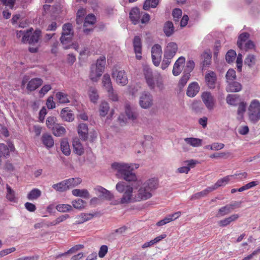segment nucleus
Returning a JSON list of instances; mask_svg holds the SVG:
<instances>
[{
    "label": "nucleus",
    "instance_id": "37",
    "mask_svg": "<svg viewBox=\"0 0 260 260\" xmlns=\"http://www.w3.org/2000/svg\"><path fill=\"white\" fill-rule=\"evenodd\" d=\"M106 64V57L104 56H101L97 59L96 64L92 65L95 69L100 70V72H104Z\"/></svg>",
    "mask_w": 260,
    "mask_h": 260
},
{
    "label": "nucleus",
    "instance_id": "33",
    "mask_svg": "<svg viewBox=\"0 0 260 260\" xmlns=\"http://www.w3.org/2000/svg\"><path fill=\"white\" fill-rule=\"evenodd\" d=\"M52 187L56 191L64 192L68 190V185L66 180H64L59 183L54 184Z\"/></svg>",
    "mask_w": 260,
    "mask_h": 260
},
{
    "label": "nucleus",
    "instance_id": "24",
    "mask_svg": "<svg viewBox=\"0 0 260 260\" xmlns=\"http://www.w3.org/2000/svg\"><path fill=\"white\" fill-rule=\"evenodd\" d=\"M141 17L140 11L138 8H134L129 13V18L134 24L139 22Z\"/></svg>",
    "mask_w": 260,
    "mask_h": 260
},
{
    "label": "nucleus",
    "instance_id": "63",
    "mask_svg": "<svg viewBox=\"0 0 260 260\" xmlns=\"http://www.w3.org/2000/svg\"><path fill=\"white\" fill-rule=\"evenodd\" d=\"M16 248L15 247H11L2 250L0 251V256L1 257L5 256L12 252H14Z\"/></svg>",
    "mask_w": 260,
    "mask_h": 260
},
{
    "label": "nucleus",
    "instance_id": "12",
    "mask_svg": "<svg viewBox=\"0 0 260 260\" xmlns=\"http://www.w3.org/2000/svg\"><path fill=\"white\" fill-rule=\"evenodd\" d=\"M94 190L99 197L102 199L111 200L113 198V194L102 186H97Z\"/></svg>",
    "mask_w": 260,
    "mask_h": 260
},
{
    "label": "nucleus",
    "instance_id": "35",
    "mask_svg": "<svg viewBox=\"0 0 260 260\" xmlns=\"http://www.w3.org/2000/svg\"><path fill=\"white\" fill-rule=\"evenodd\" d=\"M110 110L109 104L106 101H102L99 105L100 115L105 117Z\"/></svg>",
    "mask_w": 260,
    "mask_h": 260
},
{
    "label": "nucleus",
    "instance_id": "41",
    "mask_svg": "<svg viewBox=\"0 0 260 260\" xmlns=\"http://www.w3.org/2000/svg\"><path fill=\"white\" fill-rule=\"evenodd\" d=\"M213 191L211 186L207 187L206 189L202 190V191L197 192L193 195H192L190 198L191 200H196L202 198L203 197H205L207 194L209 192Z\"/></svg>",
    "mask_w": 260,
    "mask_h": 260
},
{
    "label": "nucleus",
    "instance_id": "31",
    "mask_svg": "<svg viewBox=\"0 0 260 260\" xmlns=\"http://www.w3.org/2000/svg\"><path fill=\"white\" fill-rule=\"evenodd\" d=\"M41 32L40 30H36L33 34L31 32L30 37L27 43L30 45H35L38 44L41 36Z\"/></svg>",
    "mask_w": 260,
    "mask_h": 260
},
{
    "label": "nucleus",
    "instance_id": "46",
    "mask_svg": "<svg viewBox=\"0 0 260 260\" xmlns=\"http://www.w3.org/2000/svg\"><path fill=\"white\" fill-rule=\"evenodd\" d=\"M60 148L62 153L68 156L70 154L71 150L69 142L67 140H63L60 143Z\"/></svg>",
    "mask_w": 260,
    "mask_h": 260
},
{
    "label": "nucleus",
    "instance_id": "27",
    "mask_svg": "<svg viewBox=\"0 0 260 260\" xmlns=\"http://www.w3.org/2000/svg\"><path fill=\"white\" fill-rule=\"evenodd\" d=\"M43 144L47 148H50L54 145V140L51 135L48 134H44L42 137Z\"/></svg>",
    "mask_w": 260,
    "mask_h": 260
},
{
    "label": "nucleus",
    "instance_id": "42",
    "mask_svg": "<svg viewBox=\"0 0 260 260\" xmlns=\"http://www.w3.org/2000/svg\"><path fill=\"white\" fill-rule=\"evenodd\" d=\"M174 27L173 24L171 21H167L165 23L164 31L167 37L171 36L174 32Z\"/></svg>",
    "mask_w": 260,
    "mask_h": 260
},
{
    "label": "nucleus",
    "instance_id": "50",
    "mask_svg": "<svg viewBox=\"0 0 260 260\" xmlns=\"http://www.w3.org/2000/svg\"><path fill=\"white\" fill-rule=\"evenodd\" d=\"M56 97L59 102L62 104L68 103L70 102L68 99V95L62 92H58L56 94Z\"/></svg>",
    "mask_w": 260,
    "mask_h": 260
},
{
    "label": "nucleus",
    "instance_id": "32",
    "mask_svg": "<svg viewBox=\"0 0 260 260\" xmlns=\"http://www.w3.org/2000/svg\"><path fill=\"white\" fill-rule=\"evenodd\" d=\"M102 84L103 87L107 90H111L113 88L110 75L108 74L104 75L102 79Z\"/></svg>",
    "mask_w": 260,
    "mask_h": 260
},
{
    "label": "nucleus",
    "instance_id": "5",
    "mask_svg": "<svg viewBox=\"0 0 260 260\" xmlns=\"http://www.w3.org/2000/svg\"><path fill=\"white\" fill-rule=\"evenodd\" d=\"M247 114L249 120L252 123L260 119V102L256 99L252 100L248 107Z\"/></svg>",
    "mask_w": 260,
    "mask_h": 260
},
{
    "label": "nucleus",
    "instance_id": "18",
    "mask_svg": "<svg viewBox=\"0 0 260 260\" xmlns=\"http://www.w3.org/2000/svg\"><path fill=\"white\" fill-rule=\"evenodd\" d=\"M241 101L240 96L236 94H229L226 97V103L232 106H237Z\"/></svg>",
    "mask_w": 260,
    "mask_h": 260
},
{
    "label": "nucleus",
    "instance_id": "29",
    "mask_svg": "<svg viewBox=\"0 0 260 260\" xmlns=\"http://www.w3.org/2000/svg\"><path fill=\"white\" fill-rule=\"evenodd\" d=\"M60 116L63 120L72 121L74 119V116L73 113L69 110L68 108H65L60 112Z\"/></svg>",
    "mask_w": 260,
    "mask_h": 260
},
{
    "label": "nucleus",
    "instance_id": "22",
    "mask_svg": "<svg viewBox=\"0 0 260 260\" xmlns=\"http://www.w3.org/2000/svg\"><path fill=\"white\" fill-rule=\"evenodd\" d=\"M206 81L208 86L210 88H214L215 86L216 76L214 72H210L206 75Z\"/></svg>",
    "mask_w": 260,
    "mask_h": 260
},
{
    "label": "nucleus",
    "instance_id": "60",
    "mask_svg": "<svg viewBox=\"0 0 260 260\" xmlns=\"http://www.w3.org/2000/svg\"><path fill=\"white\" fill-rule=\"evenodd\" d=\"M254 47V45L253 42L250 40H248L246 43H245V45L244 46L243 45V49H240L247 51L248 50L253 49Z\"/></svg>",
    "mask_w": 260,
    "mask_h": 260
},
{
    "label": "nucleus",
    "instance_id": "23",
    "mask_svg": "<svg viewBox=\"0 0 260 260\" xmlns=\"http://www.w3.org/2000/svg\"><path fill=\"white\" fill-rule=\"evenodd\" d=\"M200 87L196 82L190 84L186 91L187 95L189 97H194L199 91Z\"/></svg>",
    "mask_w": 260,
    "mask_h": 260
},
{
    "label": "nucleus",
    "instance_id": "3",
    "mask_svg": "<svg viewBox=\"0 0 260 260\" xmlns=\"http://www.w3.org/2000/svg\"><path fill=\"white\" fill-rule=\"evenodd\" d=\"M143 74L146 84L150 89L154 90L157 89L159 91L164 89L163 77L160 73L153 74L150 67L145 65L143 68Z\"/></svg>",
    "mask_w": 260,
    "mask_h": 260
},
{
    "label": "nucleus",
    "instance_id": "45",
    "mask_svg": "<svg viewBox=\"0 0 260 260\" xmlns=\"http://www.w3.org/2000/svg\"><path fill=\"white\" fill-rule=\"evenodd\" d=\"M68 185V189L73 188L80 184L82 180L80 178H72L66 180Z\"/></svg>",
    "mask_w": 260,
    "mask_h": 260
},
{
    "label": "nucleus",
    "instance_id": "28",
    "mask_svg": "<svg viewBox=\"0 0 260 260\" xmlns=\"http://www.w3.org/2000/svg\"><path fill=\"white\" fill-rule=\"evenodd\" d=\"M185 143L193 147H199L202 146L203 140L196 138H186L184 139Z\"/></svg>",
    "mask_w": 260,
    "mask_h": 260
},
{
    "label": "nucleus",
    "instance_id": "19",
    "mask_svg": "<svg viewBox=\"0 0 260 260\" xmlns=\"http://www.w3.org/2000/svg\"><path fill=\"white\" fill-rule=\"evenodd\" d=\"M242 88V86L239 82L233 81L228 83V85L226 87V90L227 92H237L241 91Z\"/></svg>",
    "mask_w": 260,
    "mask_h": 260
},
{
    "label": "nucleus",
    "instance_id": "48",
    "mask_svg": "<svg viewBox=\"0 0 260 260\" xmlns=\"http://www.w3.org/2000/svg\"><path fill=\"white\" fill-rule=\"evenodd\" d=\"M41 191L39 189H34L31 190L27 194V198L29 200H34L40 197Z\"/></svg>",
    "mask_w": 260,
    "mask_h": 260
},
{
    "label": "nucleus",
    "instance_id": "58",
    "mask_svg": "<svg viewBox=\"0 0 260 260\" xmlns=\"http://www.w3.org/2000/svg\"><path fill=\"white\" fill-rule=\"evenodd\" d=\"M107 91L108 93L109 98L113 102H117L118 100V96L117 93L115 92L113 88L111 90Z\"/></svg>",
    "mask_w": 260,
    "mask_h": 260
},
{
    "label": "nucleus",
    "instance_id": "26",
    "mask_svg": "<svg viewBox=\"0 0 260 260\" xmlns=\"http://www.w3.org/2000/svg\"><path fill=\"white\" fill-rule=\"evenodd\" d=\"M232 180L231 175L226 176L222 178L219 179L216 183L211 186L213 190L216 189L219 187L225 186L229 181Z\"/></svg>",
    "mask_w": 260,
    "mask_h": 260
},
{
    "label": "nucleus",
    "instance_id": "8",
    "mask_svg": "<svg viewBox=\"0 0 260 260\" xmlns=\"http://www.w3.org/2000/svg\"><path fill=\"white\" fill-rule=\"evenodd\" d=\"M72 25L70 23L64 24L62 26V32L60 40L62 44L70 42L73 36Z\"/></svg>",
    "mask_w": 260,
    "mask_h": 260
},
{
    "label": "nucleus",
    "instance_id": "13",
    "mask_svg": "<svg viewBox=\"0 0 260 260\" xmlns=\"http://www.w3.org/2000/svg\"><path fill=\"white\" fill-rule=\"evenodd\" d=\"M95 22V17L92 14L87 15L84 22V29L85 33L88 34L93 29V25Z\"/></svg>",
    "mask_w": 260,
    "mask_h": 260
},
{
    "label": "nucleus",
    "instance_id": "62",
    "mask_svg": "<svg viewBox=\"0 0 260 260\" xmlns=\"http://www.w3.org/2000/svg\"><path fill=\"white\" fill-rule=\"evenodd\" d=\"M46 105L48 109H52L55 107V103L53 101L52 96H50L47 100Z\"/></svg>",
    "mask_w": 260,
    "mask_h": 260
},
{
    "label": "nucleus",
    "instance_id": "57",
    "mask_svg": "<svg viewBox=\"0 0 260 260\" xmlns=\"http://www.w3.org/2000/svg\"><path fill=\"white\" fill-rule=\"evenodd\" d=\"M232 179H238L239 180H242L243 179H246L247 176V173L245 172H241L236 173L234 175H231Z\"/></svg>",
    "mask_w": 260,
    "mask_h": 260
},
{
    "label": "nucleus",
    "instance_id": "40",
    "mask_svg": "<svg viewBox=\"0 0 260 260\" xmlns=\"http://www.w3.org/2000/svg\"><path fill=\"white\" fill-rule=\"evenodd\" d=\"M103 73V72H100L99 70L95 69L94 67L91 66L89 75L90 79L93 81H97Z\"/></svg>",
    "mask_w": 260,
    "mask_h": 260
},
{
    "label": "nucleus",
    "instance_id": "1",
    "mask_svg": "<svg viewBox=\"0 0 260 260\" xmlns=\"http://www.w3.org/2000/svg\"><path fill=\"white\" fill-rule=\"evenodd\" d=\"M157 179H149L141 184L137 193L134 195L133 183H126L121 181L116 184V189L119 193H123L119 203L120 204H128L150 199L152 196V192L157 188Z\"/></svg>",
    "mask_w": 260,
    "mask_h": 260
},
{
    "label": "nucleus",
    "instance_id": "36",
    "mask_svg": "<svg viewBox=\"0 0 260 260\" xmlns=\"http://www.w3.org/2000/svg\"><path fill=\"white\" fill-rule=\"evenodd\" d=\"M31 30H27L26 31L22 30H17L16 31V36L18 38H22L21 42L25 43L28 40V38L30 37Z\"/></svg>",
    "mask_w": 260,
    "mask_h": 260
},
{
    "label": "nucleus",
    "instance_id": "52",
    "mask_svg": "<svg viewBox=\"0 0 260 260\" xmlns=\"http://www.w3.org/2000/svg\"><path fill=\"white\" fill-rule=\"evenodd\" d=\"M231 212L230 211L229 208L227 205H225L219 209L216 216L217 217H221L229 214Z\"/></svg>",
    "mask_w": 260,
    "mask_h": 260
},
{
    "label": "nucleus",
    "instance_id": "61",
    "mask_svg": "<svg viewBox=\"0 0 260 260\" xmlns=\"http://www.w3.org/2000/svg\"><path fill=\"white\" fill-rule=\"evenodd\" d=\"M224 147V145L223 143H214L210 146V150H219Z\"/></svg>",
    "mask_w": 260,
    "mask_h": 260
},
{
    "label": "nucleus",
    "instance_id": "64",
    "mask_svg": "<svg viewBox=\"0 0 260 260\" xmlns=\"http://www.w3.org/2000/svg\"><path fill=\"white\" fill-rule=\"evenodd\" d=\"M108 252V247L106 245H102L99 251V256L101 258L104 257Z\"/></svg>",
    "mask_w": 260,
    "mask_h": 260
},
{
    "label": "nucleus",
    "instance_id": "15",
    "mask_svg": "<svg viewBox=\"0 0 260 260\" xmlns=\"http://www.w3.org/2000/svg\"><path fill=\"white\" fill-rule=\"evenodd\" d=\"M133 47L137 59L140 60L142 58V41L139 36L135 37L133 40Z\"/></svg>",
    "mask_w": 260,
    "mask_h": 260
},
{
    "label": "nucleus",
    "instance_id": "4",
    "mask_svg": "<svg viewBox=\"0 0 260 260\" xmlns=\"http://www.w3.org/2000/svg\"><path fill=\"white\" fill-rule=\"evenodd\" d=\"M178 50L177 45L174 42L167 44L164 49V57L161 64L162 70L166 69L171 62L172 58L175 56Z\"/></svg>",
    "mask_w": 260,
    "mask_h": 260
},
{
    "label": "nucleus",
    "instance_id": "17",
    "mask_svg": "<svg viewBox=\"0 0 260 260\" xmlns=\"http://www.w3.org/2000/svg\"><path fill=\"white\" fill-rule=\"evenodd\" d=\"M185 59L184 57H180L174 64L172 73L176 76L179 75L182 70V65L185 63Z\"/></svg>",
    "mask_w": 260,
    "mask_h": 260
},
{
    "label": "nucleus",
    "instance_id": "44",
    "mask_svg": "<svg viewBox=\"0 0 260 260\" xmlns=\"http://www.w3.org/2000/svg\"><path fill=\"white\" fill-rule=\"evenodd\" d=\"M88 93L91 101L94 103H96L99 98L97 89L94 87H90Z\"/></svg>",
    "mask_w": 260,
    "mask_h": 260
},
{
    "label": "nucleus",
    "instance_id": "43",
    "mask_svg": "<svg viewBox=\"0 0 260 260\" xmlns=\"http://www.w3.org/2000/svg\"><path fill=\"white\" fill-rule=\"evenodd\" d=\"M52 131L54 135L57 137L62 136L66 132L65 128L58 123L53 127Z\"/></svg>",
    "mask_w": 260,
    "mask_h": 260
},
{
    "label": "nucleus",
    "instance_id": "56",
    "mask_svg": "<svg viewBox=\"0 0 260 260\" xmlns=\"http://www.w3.org/2000/svg\"><path fill=\"white\" fill-rule=\"evenodd\" d=\"M236 53L234 50H231L229 51L225 56V59L229 63L232 62L235 59Z\"/></svg>",
    "mask_w": 260,
    "mask_h": 260
},
{
    "label": "nucleus",
    "instance_id": "59",
    "mask_svg": "<svg viewBox=\"0 0 260 260\" xmlns=\"http://www.w3.org/2000/svg\"><path fill=\"white\" fill-rule=\"evenodd\" d=\"M52 87L50 84H46L44 85L41 89L39 90V93L42 96L46 94L49 90L51 89Z\"/></svg>",
    "mask_w": 260,
    "mask_h": 260
},
{
    "label": "nucleus",
    "instance_id": "2",
    "mask_svg": "<svg viewBox=\"0 0 260 260\" xmlns=\"http://www.w3.org/2000/svg\"><path fill=\"white\" fill-rule=\"evenodd\" d=\"M111 168L116 172L117 178H122L129 183L137 181V177L133 173L134 167L132 164L116 162L111 165Z\"/></svg>",
    "mask_w": 260,
    "mask_h": 260
},
{
    "label": "nucleus",
    "instance_id": "47",
    "mask_svg": "<svg viewBox=\"0 0 260 260\" xmlns=\"http://www.w3.org/2000/svg\"><path fill=\"white\" fill-rule=\"evenodd\" d=\"M72 204L74 208L79 210L84 209L86 206V203L80 199H77L73 200L72 202Z\"/></svg>",
    "mask_w": 260,
    "mask_h": 260
},
{
    "label": "nucleus",
    "instance_id": "51",
    "mask_svg": "<svg viewBox=\"0 0 260 260\" xmlns=\"http://www.w3.org/2000/svg\"><path fill=\"white\" fill-rule=\"evenodd\" d=\"M225 77L227 83L235 81L236 79L235 71L233 69H229L226 72Z\"/></svg>",
    "mask_w": 260,
    "mask_h": 260
},
{
    "label": "nucleus",
    "instance_id": "54",
    "mask_svg": "<svg viewBox=\"0 0 260 260\" xmlns=\"http://www.w3.org/2000/svg\"><path fill=\"white\" fill-rule=\"evenodd\" d=\"M231 155V153L230 152H222L220 153H215L211 154L210 157L211 158H221L224 159H227Z\"/></svg>",
    "mask_w": 260,
    "mask_h": 260
},
{
    "label": "nucleus",
    "instance_id": "6",
    "mask_svg": "<svg viewBox=\"0 0 260 260\" xmlns=\"http://www.w3.org/2000/svg\"><path fill=\"white\" fill-rule=\"evenodd\" d=\"M139 104L142 109H150L154 105L153 96L149 91H143L139 96Z\"/></svg>",
    "mask_w": 260,
    "mask_h": 260
},
{
    "label": "nucleus",
    "instance_id": "55",
    "mask_svg": "<svg viewBox=\"0 0 260 260\" xmlns=\"http://www.w3.org/2000/svg\"><path fill=\"white\" fill-rule=\"evenodd\" d=\"M57 123H56V118L54 116H50L46 120V125L50 129H52Z\"/></svg>",
    "mask_w": 260,
    "mask_h": 260
},
{
    "label": "nucleus",
    "instance_id": "38",
    "mask_svg": "<svg viewBox=\"0 0 260 260\" xmlns=\"http://www.w3.org/2000/svg\"><path fill=\"white\" fill-rule=\"evenodd\" d=\"M72 192L75 197H79L85 199L89 198V193L87 189H75L72 190Z\"/></svg>",
    "mask_w": 260,
    "mask_h": 260
},
{
    "label": "nucleus",
    "instance_id": "49",
    "mask_svg": "<svg viewBox=\"0 0 260 260\" xmlns=\"http://www.w3.org/2000/svg\"><path fill=\"white\" fill-rule=\"evenodd\" d=\"M256 59L254 55L252 54H249L246 57L244 60V63L246 65L249 67H253L256 63Z\"/></svg>",
    "mask_w": 260,
    "mask_h": 260
},
{
    "label": "nucleus",
    "instance_id": "14",
    "mask_svg": "<svg viewBox=\"0 0 260 260\" xmlns=\"http://www.w3.org/2000/svg\"><path fill=\"white\" fill-rule=\"evenodd\" d=\"M15 147L12 144L8 146L4 144L0 143V156L4 158H7L10 156V152L14 151Z\"/></svg>",
    "mask_w": 260,
    "mask_h": 260
},
{
    "label": "nucleus",
    "instance_id": "11",
    "mask_svg": "<svg viewBox=\"0 0 260 260\" xmlns=\"http://www.w3.org/2000/svg\"><path fill=\"white\" fill-rule=\"evenodd\" d=\"M202 99L209 110H212L214 109L215 101L211 93L204 92L202 94Z\"/></svg>",
    "mask_w": 260,
    "mask_h": 260
},
{
    "label": "nucleus",
    "instance_id": "25",
    "mask_svg": "<svg viewBox=\"0 0 260 260\" xmlns=\"http://www.w3.org/2000/svg\"><path fill=\"white\" fill-rule=\"evenodd\" d=\"M237 111V119L241 120L243 118L244 114L246 112L247 104L244 101H241L238 104Z\"/></svg>",
    "mask_w": 260,
    "mask_h": 260
},
{
    "label": "nucleus",
    "instance_id": "16",
    "mask_svg": "<svg viewBox=\"0 0 260 260\" xmlns=\"http://www.w3.org/2000/svg\"><path fill=\"white\" fill-rule=\"evenodd\" d=\"M88 128L86 124L81 123L78 126V133L81 139L86 141L88 138Z\"/></svg>",
    "mask_w": 260,
    "mask_h": 260
},
{
    "label": "nucleus",
    "instance_id": "10",
    "mask_svg": "<svg viewBox=\"0 0 260 260\" xmlns=\"http://www.w3.org/2000/svg\"><path fill=\"white\" fill-rule=\"evenodd\" d=\"M161 47L159 44L154 45L151 48V57L153 63L158 67L160 62L162 55Z\"/></svg>",
    "mask_w": 260,
    "mask_h": 260
},
{
    "label": "nucleus",
    "instance_id": "21",
    "mask_svg": "<svg viewBox=\"0 0 260 260\" xmlns=\"http://www.w3.org/2000/svg\"><path fill=\"white\" fill-rule=\"evenodd\" d=\"M6 197L8 201L15 203H17L18 198L15 191L8 184H6Z\"/></svg>",
    "mask_w": 260,
    "mask_h": 260
},
{
    "label": "nucleus",
    "instance_id": "30",
    "mask_svg": "<svg viewBox=\"0 0 260 260\" xmlns=\"http://www.w3.org/2000/svg\"><path fill=\"white\" fill-rule=\"evenodd\" d=\"M239 217L238 214H233L227 218L220 220L218 222V225L220 226H226L229 225L232 222L236 220Z\"/></svg>",
    "mask_w": 260,
    "mask_h": 260
},
{
    "label": "nucleus",
    "instance_id": "53",
    "mask_svg": "<svg viewBox=\"0 0 260 260\" xmlns=\"http://www.w3.org/2000/svg\"><path fill=\"white\" fill-rule=\"evenodd\" d=\"M56 208L58 211L61 212H69L72 210V206L68 204H59Z\"/></svg>",
    "mask_w": 260,
    "mask_h": 260
},
{
    "label": "nucleus",
    "instance_id": "9",
    "mask_svg": "<svg viewBox=\"0 0 260 260\" xmlns=\"http://www.w3.org/2000/svg\"><path fill=\"white\" fill-rule=\"evenodd\" d=\"M112 76L118 85L124 86L128 83V79L124 70H113Z\"/></svg>",
    "mask_w": 260,
    "mask_h": 260
},
{
    "label": "nucleus",
    "instance_id": "20",
    "mask_svg": "<svg viewBox=\"0 0 260 260\" xmlns=\"http://www.w3.org/2000/svg\"><path fill=\"white\" fill-rule=\"evenodd\" d=\"M125 113L127 118L133 121L136 120L138 117V114L129 103H126L125 105Z\"/></svg>",
    "mask_w": 260,
    "mask_h": 260
},
{
    "label": "nucleus",
    "instance_id": "34",
    "mask_svg": "<svg viewBox=\"0 0 260 260\" xmlns=\"http://www.w3.org/2000/svg\"><path fill=\"white\" fill-rule=\"evenodd\" d=\"M73 146L76 154L81 155L84 153L83 147L78 139H76L73 141Z\"/></svg>",
    "mask_w": 260,
    "mask_h": 260
},
{
    "label": "nucleus",
    "instance_id": "7",
    "mask_svg": "<svg viewBox=\"0 0 260 260\" xmlns=\"http://www.w3.org/2000/svg\"><path fill=\"white\" fill-rule=\"evenodd\" d=\"M28 77L27 76L23 77L21 86H24L27 83L26 89L30 92L36 90L43 84V80L39 78H35L29 81H28Z\"/></svg>",
    "mask_w": 260,
    "mask_h": 260
},
{
    "label": "nucleus",
    "instance_id": "39",
    "mask_svg": "<svg viewBox=\"0 0 260 260\" xmlns=\"http://www.w3.org/2000/svg\"><path fill=\"white\" fill-rule=\"evenodd\" d=\"M249 38V34L247 32L241 34L238 39L237 44L240 49H243V44L246 43Z\"/></svg>",
    "mask_w": 260,
    "mask_h": 260
}]
</instances>
